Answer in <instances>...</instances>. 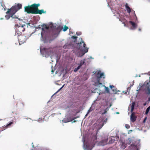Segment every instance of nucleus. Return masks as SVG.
I'll list each match as a JSON object with an SVG mask.
<instances>
[{
	"instance_id": "1",
	"label": "nucleus",
	"mask_w": 150,
	"mask_h": 150,
	"mask_svg": "<svg viewBox=\"0 0 150 150\" xmlns=\"http://www.w3.org/2000/svg\"><path fill=\"white\" fill-rule=\"evenodd\" d=\"M59 32L58 27L54 26L52 23L49 27L41 29L40 40L44 43L49 42L50 43V41H52L57 37Z\"/></svg>"
},
{
	"instance_id": "2",
	"label": "nucleus",
	"mask_w": 150,
	"mask_h": 150,
	"mask_svg": "<svg viewBox=\"0 0 150 150\" xmlns=\"http://www.w3.org/2000/svg\"><path fill=\"white\" fill-rule=\"evenodd\" d=\"M117 141L119 140L123 143H126L127 144L129 145V150H139L140 147V140L132 137L127 138V136L125 133H121L116 136Z\"/></svg>"
},
{
	"instance_id": "3",
	"label": "nucleus",
	"mask_w": 150,
	"mask_h": 150,
	"mask_svg": "<svg viewBox=\"0 0 150 150\" xmlns=\"http://www.w3.org/2000/svg\"><path fill=\"white\" fill-rule=\"evenodd\" d=\"M21 4H18L17 5L12 6L11 8L8 9V11L6 12L7 15L5 16V17L7 20L9 19L10 17L12 19H16L19 21H23L22 19L19 18L17 17L14 14L22 7Z\"/></svg>"
},
{
	"instance_id": "4",
	"label": "nucleus",
	"mask_w": 150,
	"mask_h": 150,
	"mask_svg": "<svg viewBox=\"0 0 150 150\" xmlns=\"http://www.w3.org/2000/svg\"><path fill=\"white\" fill-rule=\"evenodd\" d=\"M40 51L41 54L42 56L46 58L50 57L51 58L53 55V49L51 48H46L42 46H40Z\"/></svg>"
},
{
	"instance_id": "5",
	"label": "nucleus",
	"mask_w": 150,
	"mask_h": 150,
	"mask_svg": "<svg viewBox=\"0 0 150 150\" xmlns=\"http://www.w3.org/2000/svg\"><path fill=\"white\" fill-rule=\"evenodd\" d=\"M82 142H83V148L84 150H91L94 146L93 144L90 143L88 141L86 142L85 137H83Z\"/></svg>"
},
{
	"instance_id": "6",
	"label": "nucleus",
	"mask_w": 150,
	"mask_h": 150,
	"mask_svg": "<svg viewBox=\"0 0 150 150\" xmlns=\"http://www.w3.org/2000/svg\"><path fill=\"white\" fill-rule=\"evenodd\" d=\"M86 44L83 40L82 38H80L79 39L78 42L76 44V47L79 50H82L87 47H86Z\"/></svg>"
},
{
	"instance_id": "7",
	"label": "nucleus",
	"mask_w": 150,
	"mask_h": 150,
	"mask_svg": "<svg viewBox=\"0 0 150 150\" xmlns=\"http://www.w3.org/2000/svg\"><path fill=\"white\" fill-rule=\"evenodd\" d=\"M149 81H145L144 83V86H145V89L146 93L150 95V96L148 98L147 101H150V78Z\"/></svg>"
},
{
	"instance_id": "8",
	"label": "nucleus",
	"mask_w": 150,
	"mask_h": 150,
	"mask_svg": "<svg viewBox=\"0 0 150 150\" xmlns=\"http://www.w3.org/2000/svg\"><path fill=\"white\" fill-rule=\"evenodd\" d=\"M96 77L97 78L96 79L97 81L98 85L102 84L100 82V80L101 78L104 79L105 78V75L104 73L101 72L100 71L98 72L96 74Z\"/></svg>"
},
{
	"instance_id": "9",
	"label": "nucleus",
	"mask_w": 150,
	"mask_h": 150,
	"mask_svg": "<svg viewBox=\"0 0 150 150\" xmlns=\"http://www.w3.org/2000/svg\"><path fill=\"white\" fill-rule=\"evenodd\" d=\"M88 48L86 47L83 50H79V51L76 53V55L78 57H82L88 52Z\"/></svg>"
},
{
	"instance_id": "10",
	"label": "nucleus",
	"mask_w": 150,
	"mask_h": 150,
	"mask_svg": "<svg viewBox=\"0 0 150 150\" xmlns=\"http://www.w3.org/2000/svg\"><path fill=\"white\" fill-rule=\"evenodd\" d=\"M33 33H30V32L27 33L25 34V36H23L22 37V38L24 39V40L19 42V45H20L22 44L24 42H25L27 40H28L29 38L30 37Z\"/></svg>"
},
{
	"instance_id": "11",
	"label": "nucleus",
	"mask_w": 150,
	"mask_h": 150,
	"mask_svg": "<svg viewBox=\"0 0 150 150\" xmlns=\"http://www.w3.org/2000/svg\"><path fill=\"white\" fill-rule=\"evenodd\" d=\"M21 26L19 25L18 24L15 25V29L17 31L20 32H23L25 30V28H23L24 26H25V25H21Z\"/></svg>"
},
{
	"instance_id": "12",
	"label": "nucleus",
	"mask_w": 150,
	"mask_h": 150,
	"mask_svg": "<svg viewBox=\"0 0 150 150\" xmlns=\"http://www.w3.org/2000/svg\"><path fill=\"white\" fill-rule=\"evenodd\" d=\"M31 7V6L30 5L25 6L24 7L25 11L27 12L28 13L34 14V9L32 10Z\"/></svg>"
},
{
	"instance_id": "13",
	"label": "nucleus",
	"mask_w": 150,
	"mask_h": 150,
	"mask_svg": "<svg viewBox=\"0 0 150 150\" xmlns=\"http://www.w3.org/2000/svg\"><path fill=\"white\" fill-rule=\"evenodd\" d=\"M46 13V11H44L43 9L39 10L38 8L34 9V14H41L42 13Z\"/></svg>"
},
{
	"instance_id": "14",
	"label": "nucleus",
	"mask_w": 150,
	"mask_h": 150,
	"mask_svg": "<svg viewBox=\"0 0 150 150\" xmlns=\"http://www.w3.org/2000/svg\"><path fill=\"white\" fill-rule=\"evenodd\" d=\"M129 23L132 25V28H131L130 29L132 30H134L137 28V25L134 22L130 21L129 22Z\"/></svg>"
},
{
	"instance_id": "15",
	"label": "nucleus",
	"mask_w": 150,
	"mask_h": 150,
	"mask_svg": "<svg viewBox=\"0 0 150 150\" xmlns=\"http://www.w3.org/2000/svg\"><path fill=\"white\" fill-rule=\"evenodd\" d=\"M107 120V118H106L105 119H102V123L100 124L99 125L100 126V127H99V129L101 128L104 125V124L106 123Z\"/></svg>"
},
{
	"instance_id": "16",
	"label": "nucleus",
	"mask_w": 150,
	"mask_h": 150,
	"mask_svg": "<svg viewBox=\"0 0 150 150\" xmlns=\"http://www.w3.org/2000/svg\"><path fill=\"white\" fill-rule=\"evenodd\" d=\"M116 137H112L111 138H109V144H112L113 143L114 141L116 140H117V139L115 138Z\"/></svg>"
},
{
	"instance_id": "17",
	"label": "nucleus",
	"mask_w": 150,
	"mask_h": 150,
	"mask_svg": "<svg viewBox=\"0 0 150 150\" xmlns=\"http://www.w3.org/2000/svg\"><path fill=\"white\" fill-rule=\"evenodd\" d=\"M111 90L112 91V93L114 94H119V93H118L120 92V91L117 90L115 86H114V87H113Z\"/></svg>"
},
{
	"instance_id": "18",
	"label": "nucleus",
	"mask_w": 150,
	"mask_h": 150,
	"mask_svg": "<svg viewBox=\"0 0 150 150\" xmlns=\"http://www.w3.org/2000/svg\"><path fill=\"white\" fill-rule=\"evenodd\" d=\"M87 60V59L86 58H84L83 60H81L80 61V63L79 64H78V65L80 67H81V66L85 63V61Z\"/></svg>"
},
{
	"instance_id": "19",
	"label": "nucleus",
	"mask_w": 150,
	"mask_h": 150,
	"mask_svg": "<svg viewBox=\"0 0 150 150\" xmlns=\"http://www.w3.org/2000/svg\"><path fill=\"white\" fill-rule=\"evenodd\" d=\"M71 121V119H68L67 116H65V117L62 120V122L64 123H67Z\"/></svg>"
},
{
	"instance_id": "20",
	"label": "nucleus",
	"mask_w": 150,
	"mask_h": 150,
	"mask_svg": "<svg viewBox=\"0 0 150 150\" xmlns=\"http://www.w3.org/2000/svg\"><path fill=\"white\" fill-rule=\"evenodd\" d=\"M137 117L134 115L132 114L130 116V120L132 122H134L136 120Z\"/></svg>"
},
{
	"instance_id": "21",
	"label": "nucleus",
	"mask_w": 150,
	"mask_h": 150,
	"mask_svg": "<svg viewBox=\"0 0 150 150\" xmlns=\"http://www.w3.org/2000/svg\"><path fill=\"white\" fill-rule=\"evenodd\" d=\"M125 6L127 12L128 13H130L131 12V10L130 8L128 6L127 3L126 4Z\"/></svg>"
},
{
	"instance_id": "22",
	"label": "nucleus",
	"mask_w": 150,
	"mask_h": 150,
	"mask_svg": "<svg viewBox=\"0 0 150 150\" xmlns=\"http://www.w3.org/2000/svg\"><path fill=\"white\" fill-rule=\"evenodd\" d=\"M40 5V4H32L31 5V6L32 7H33L35 8H36V9L38 8V7Z\"/></svg>"
},
{
	"instance_id": "23",
	"label": "nucleus",
	"mask_w": 150,
	"mask_h": 150,
	"mask_svg": "<svg viewBox=\"0 0 150 150\" xmlns=\"http://www.w3.org/2000/svg\"><path fill=\"white\" fill-rule=\"evenodd\" d=\"M70 46V44L68 43H66L63 46V47L64 49H69Z\"/></svg>"
},
{
	"instance_id": "24",
	"label": "nucleus",
	"mask_w": 150,
	"mask_h": 150,
	"mask_svg": "<svg viewBox=\"0 0 150 150\" xmlns=\"http://www.w3.org/2000/svg\"><path fill=\"white\" fill-rule=\"evenodd\" d=\"M135 105V103L134 102H133L132 103V105L131 106V112H132L134 109V107Z\"/></svg>"
},
{
	"instance_id": "25",
	"label": "nucleus",
	"mask_w": 150,
	"mask_h": 150,
	"mask_svg": "<svg viewBox=\"0 0 150 150\" xmlns=\"http://www.w3.org/2000/svg\"><path fill=\"white\" fill-rule=\"evenodd\" d=\"M16 32L15 33V35H17L18 36H20V35H21L22 34V32H20V31H17L16 30Z\"/></svg>"
},
{
	"instance_id": "26",
	"label": "nucleus",
	"mask_w": 150,
	"mask_h": 150,
	"mask_svg": "<svg viewBox=\"0 0 150 150\" xmlns=\"http://www.w3.org/2000/svg\"><path fill=\"white\" fill-rule=\"evenodd\" d=\"M94 109V106H91V107L89 108V109L87 111V112L88 113H89L90 112H91L93 111V110Z\"/></svg>"
},
{
	"instance_id": "27",
	"label": "nucleus",
	"mask_w": 150,
	"mask_h": 150,
	"mask_svg": "<svg viewBox=\"0 0 150 150\" xmlns=\"http://www.w3.org/2000/svg\"><path fill=\"white\" fill-rule=\"evenodd\" d=\"M150 110V105L146 109V110L145 112V115H147L148 113Z\"/></svg>"
},
{
	"instance_id": "28",
	"label": "nucleus",
	"mask_w": 150,
	"mask_h": 150,
	"mask_svg": "<svg viewBox=\"0 0 150 150\" xmlns=\"http://www.w3.org/2000/svg\"><path fill=\"white\" fill-rule=\"evenodd\" d=\"M13 123V122H10L9 123L7 124L6 126H5L4 127L6 128H7L8 127H9L10 126H11V125H12Z\"/></svg>"
},
{
	"instance_id": "29",
	"label": "nucleus",
	"mask_w": 150,
	"mask_h": 150,
	"mask_svg": "<svg viewBox=\"0 0 150 150\" xmlns=\"http://www.w3.org/2000/svg\"><path fill=\"white\" fill-rule=\"evenodd\" d=\"M66 116H67L68 119H69V118L71 119V121L75 119V118L74 117H72L70 116V115H66Z\"/></svg>"
},
{
	"instance_id": "30",
	"label": "nucleus",
	"mask_w": 150,
	"mask_h": 150,
	"mask_svg": "<svg viewBox=\"0 0 150 150\" xmlns=\"http://www.w3.org/2000/svg\"><path fill=\"white\" fill-rule=\"evenodd\" d=\"M81 68V67L78 65L76 68L74 69V71L75 72H76Z\"/></svg>"
},
{
	"instance_id": "31",
	"label": "nucleus",
	"mask_w": 150,
	"mask_h": 150,
	"mask_svg": "<svg viewBox=\"0 0 150 150\" xmlns=\"http://www.w3.org/2000/svg\"><path fill=\"white\" fill-rule=\"evenodd\" d=\"M105 90L107 92V93H110V91L109 88L105 86Z\"/></svg>"
},
{
	"instance_id": "32",
	"label": "nucleus",
	"mask_w": 150,
	"mask_h": 150,
	"mask_svg": "<svg viewBox=\"0 0 150 150\" xmlns=\"http://www.w3.org/2000/svg\"><path fill=\"white\" fill-rule=\"evenodd\" d=\"M68 28V27L67 26H64L63 28V30L64 31H66L67 29Z\"/></svg>"
},
{
	"instance_id": "33",
	"label": "nucleus",
	"mask_w": 150,
	"mask_h": 150,
	"mask_svg": "<svg viewBox=\"0 0 150 150\" xmlns=\"http://www.w3.org/2000/svg\"><path fill=\"white\" fill-rule=\"evenodd\" d=\"M77 37L76 36H72L71 37V38L74 39L75 40L74 41V42H75L76 40V38H77Z\"/></svg>"
},
{
	"instance_id": "34",
	"label": "nucleus",
	"mask_w": 150,
	"mask_h": 150,
	"mask_svg": "<svg viewBox=\"0 0 150 150\" xmlns=\"http://www.w3.org/2000/svg\"><path fill=\"white\" fill-rule=\"evenodd\" d=\"M145 87V86H144V84L143 85H142L141 83H140L139 84V88H140H140L142 87Z\"/></svg>"
},
{
	"instance_id": "35",
	"label": "nucleus",
	"mask_w": 150,
	"mask_h": 150,
	"mask_svg": "<svg viewBox=\"0 0 150 150\" xmlns=\"http://www.w3.org/2000/svg\"><path fill=\"white\" fill-rule=\"evenodd\" d=\"M125 127L127 129H128L130 128V126L128 124H126L125 125Z\"/></svg>"
},
{
	"instance_id": "36",
	"label": "nucleus",
	"mask_w": 150,
	"mask_h": 150,
	"mask_svg": "<svg viewBox=\"0 0 150 150\" xmlns=\"http://www.w3.org/2000/svg\"><path fill=\"white\" fill-rule=\"evenodd\" d=\"M62 89V88L61 87L52 96V97L55 94L57 93L58 92H59L61 89Z\"/></svg>"
},
{
	"instance_id": "37",
	"label": "nucleus",
	"mask_w": 150,
	"mask_h": 150,
	"mask_svg": "<svg viewBox=\"0 0 150 150\" xmlns=\"http://www.w3.org/2000/svg\"><path fill=\"white\" fill-rule=\"evenodd\" d=\"M76 34L77 35H81V32H76Z\"/></svg>"
},
{
	"instance_id": "38",
	"label": "nucleus",
	"mask_w": 150,
	"mask_h": 150,
	"mask_svg": "<svg viewBox=\"0 0 150 150\" xmlns=\"http://www.w3.org/2000/svg\"><path fill=\"white\" fill-rule=\"evenodd\" d=\"M147 118V117H145L144 118V120H143V122L144 123H145V122L146 121V120Z\"/></svg>"
},
{
	"instance_id": "39",
	"label": "nucleus",
	"mask_w": 150,
	"mask_h": 150,
	"mask_svg": "<svg viewBox=\"0 0 150 150\" xmlns=\"http://www.w3.org/2000/svg\"><path fill=\"white\" fill-rule=\"evenodd\" d=\"M86 59H87H87H94V58L93 57H92L91 56H88V58H86Z\"/></svg>"
},
{
	"instance_id": "40",
	"label": "nucleus",
	"mask_w": 150,
	"mask_h": 150,
	"mask_svg": "<svg viewBox=\"0 0 150 150\" xmlns=\"http://www.w3.org/2000/svg\"><path fill=\"white\" fill-rule=\"evenodd\" d=\"M32 21H31L29 23H28L27 24V27H28L29 26H31L30 25V24H31V22H32Z\"/></svg>"
},
{
	"instance_id": "41",
	"label": "nucleus",
	"mask_w": 150,
	"mask_h": 150,
	"mask_svg": "<svg viewBox=\"0 0 150 150\" xmlns=\"http://www.w3.org/2000/svg\"><path fill=\"white\" fill-rule=\"evenodd\" d=\"M16 19H12V20H12L13 22H14L15 23H16L17 22V21L18 20H16Z\"/></svg>"
},
{
	"instance_id": "42",
	"label": "nucleus",
	"mask_w": 150,
	"mask_h": 150,
	"mask_svg": "<svg viewBox=\"0 0 150 150\" xmlns=\"http://www.w3.org/2000/svg\"><path fill=\"white\" fill-rule=\"evenodd\" d=\"M42 120V118H39L38 120V122H40L41 120Z\"/></svg>"
},
{
	"instance_id": "43",
	"label": "nucleus",
	"mask_w": 150,
	"mask_h": 150,
	"mask_svg": "<svg viewBox=\"0 0 150 150\" xmlns=\"http://www.w3.org/2000/svg\"><path fill=\"white\" fill-rule=\"evenodd\" d=\"M107 112L104 110V112L102 113V115H103L104 114H105Z\"/></svg>"
},
{
	"instance_id": "44",
	"label": "nucleus",
	"mask_w": 150,
	"mask_h": 150,
	"mask_svg": "<svg viewBox=\"0 0 150 150\" xmlns=\"http://www.w3.org/2000/svg\"><path fill=\"white\" fill-rule=\"evenodd\" d=\"M114 86L113 85H110V88L111 89H112L113 87H114Z\"/></svg>"
},
{
	"instance_id": "45",
	"label": "nucleus",
	"mask_w": 150,
	"mask_h": 150,
	"mask_svg": "<svg viewBox=\"0 0 150 150\" xmlns=\"http://www.w3.org/2000/svg\"><path fill=\"white\" fill-rule=\"evenodd\" d=\"M109 109V108L108 107H107L105 110L107 112L108 110Z\"/></svg>"
},
{
	"instance_id": "46",
	"label": "nucleus",
	"mask_w": 150,
	"mask_h": 150,
	"mask_svg": "<svg viewBox=\"0 0 150 150\" xmlns=\"http://www.w3.org/2000/svg\"><path fill=\"white\" fill-rule=\"evenodd\" d=\"M89 113H88V112H87V113L85 115V118L86 117L88 116V115Z\"/></svg>"
},
{
	"instance_id": "47",
	"label": "nucleus",
	"mask_w": 150,
	"mask_h": 150,
	"mask_svg": "<svg viewBox=\"0 0 150 150\" xmlns=\"http://www.w3.org/2000/svg\"><path fill=\"white\" fill-rule=\"evenodd\" d=\"M122 23L124 24V26L125 27H127V26L126 25V24L124 22H123Z\"/></svg>"
},
{
	"instance_id": "48",
	"label": "nucleus",
	"mask_w": 150,
	"mask_h": 150,
	"mask_svg": "<svg viewBox=\"0 0 150 150\" xmlns=\"http://www.w3.org/2000/svg\"><path fill=\"white\" fill-rule=\"evenodd\" d=\"M146 104H147L145 102V103H144L143 105L144 106H145L146 105Z\"/></svg>"
},
{
	"instance_id": "49",
	"label": "nucleus",
	"mask_w": 150,
	"mask_h": 150,
	"mask_svg": "<svg viewBox=\"0 0 150 150\" xmlns=\"http://www.w3.org/2000/svg\"><path fill=\"white\" fill-rule=\"evenodd\" d=\"M94 138H95V140H94V142H96V140H96V137H94Z\"/></svg>"
},
{
	"instance_id": "50",
	"label": "nucleus",
	"mask_w": 150,
	"mask_h": 150,
	"mask_svg": "<svg viewBox=\"0 0 150 150\" xmlns=\"http://www.w3.org/2000/svg\"><path fill=\"white\" fill-rule=\"evenodd\" d=\"M51 73L52 74H53L54 72V70H52L51 71Z\"/></svg>"
},
{
	"instance_id": "51",
	"label": "nucleus",
	"mask_w": 150,
	"mask_h": 150,
	"mask_svg": "<svg viewBox=\"0 0 150 150\" xmlns=\"http://www.w3.org/2000/svg\"><path fill=\"white\" fill-rule=\"evenodd\" d=\"M32 146L33 148L34 147V145H33V143H32Z\"/></svg>"
},
{
	"instance_id": "52",
	"label": "nucleus",
	"mask_w": 150,
	"mask_h": 150,
	"mask_svg": "<svg viewBox=\"0 0 150 150\" xmlns=\"http://www.w3.org/2000/svg\"><path fill=\"white\" fill-rule=\"evenodd\" d=\"M116 113L117 114H119V112H116Z\"/></svg>"
},
{
	"instance_id": "53",
	"label": "nucleus",
	"mask_w": 150,
	"mask_h": 150,
	"mask_svg": "<svg viewBox=\"0 0 150 150\" xmlns=\"http://www.w3.org/2000/svg\"><path fill=\"white\" fill-rule=\"evenodd\" d=\"M140 88H139L138 89H137V91H139L140 90Z\"/></svg>"
},
{
	"instance_id": "54",
	"label": "nucleus",
	"mask_w": 150,
	"mask_h": 150,
	"mask_svg": "<svg viewBox=\"0 0 150 150\" xmlns=\"http://www.w3.org/2000/svg\"><path fill=\"white\" fill-rule=\"evenodd\" d=\"M107 1L108 3V4L109 1H110V0H107Z\"/></svg>"
},
{
	"instance_id": "55",
	"label": "nucleus",
	"mask_w": 150,
	"mask_h": 150,
	"mask_svg": "<svg viewBox=\"0 0 150 150\" xmlns=\"http://www.w3.org/2000/svg\"><path fill=\"white\" fill-rule=\"evenodd\" d=\"M56 114H53L52 115H53V116L54 115H55Z\"/></svg>"
},
{
	"instance_id": "56",
	"label": "nucleus",
	"mask_w": 150,
	"mask_h": 150,
	"mask_svg": "<svg viewBox=\"0 0 150 150\" xmlns=\"http://www.w3.org/2000/svg\"><path fill=\"white\" fill-rule=\"evenodd\" d=\"M64 85H65V84H64V85H63L61 87V88H62L64 87Z\"/></svg>"
},
{
	"instance_id": "57",
	"label": "nucleus",
	"mask_w": 150,
	"mask_h": 150,
	"mask_svg": "<svg viewBox=\"0 0 150 150\" xmlns=\"http://www.w3.org/2000/svg\"><path fill=\"white\" fill-rule=\"evenodd\" d=\"M139 31H141V29L140 28H139Z\"/></svg>"
},
{
	"instance_id": "58",
	"label": "nucleus",
	"mask_w": 150,
	"mask_h": 150,
	"mask_svg": "<svg viewBox=\"0 0 150 150\" xmlns=\"http://www.w3.org/2000/svg\"><path fill=\"white\" fill-rule=\"evenodd\" d=\"M148 74L149 76H150V71L148 72Z\"/></svg>"
},
{
	"instance_id": "59",
	"label": "nucleus",
	"mask_w": 150,
	"mask_h": 150,
	"mask_svg": "<svg viewBox=\"0 0 150 150\" xmlns=\"http://www.w3.org/2000/svg\"><path fill=\"white\" fill-rule=\"evenodd\" d=\"M3 19V18H0V20H2V19Z\"/></svg>"
},
{
	"instance_id": "60",
	"label": "nucleus",
	"mask_w": 150,
	"mask_h": 150,
	"mask_svg": "<svg viewBox=\"0 0 150 150\" xmlns=\"http://www.w3.org/2000/svg\"><path fill=\"white\" fill-rule=\"evenodd\" d=\"M0 3L1 4V6H2V3L1 2Z\"/></svg>"
},
{
	"instance_id": "61",
	"label": "nucleus",
	"mask_w": 150,
	"mask_h": 150,
	"mask_svg": "<svg viewBox=\"0 0 150 150\" xmlns=\"http://www.w3.org/2000/svg\"><path fill=\"white\" fill-rule=\"evenodd\" d=\"M134 15H135V16L136 18L137 19V17H136V16L135 14V13H134Z\"/></svg>"
},
{
	"instance_id": "62",
	"label": "nucleus",
	"mask_w": 150,
	"mask_h": 150,
	"mask_svg": "<svg viewBox=\"0 0 150 150\" xmlns=\"http://www.w3.org/2000/svg\"><path fill=\"white\" fill-rule=\"evenodd\" d=\"M40 25H39V28H40Z\"/></svg>"
},
{
	"instance_id": "63",
	"label": "nucleus",
	"mask_w": 150,
	"mask_h": 150,
	"mask_svg": "<svg viewBox=\"0 0 150 150\" xmlns=\"http://www.w3.org/2000/svg\"><path fill=\"white\" fill-rule=\"evenodd\" d=\"M108 6H109V4H108Z\"/></svg>"
},
{
	"instance_id": "64",
	"label": "nucleus",
	"mask_w": 150,
	"mask_h": 150,
	"mask_svg": "<svg viewBox=\"0 0 150 150\" xmlns=\"http://www.w3.org/2000/svg\"><path fill=\"white\" fill-rule=\"evenodd\" d=\"M147 74V73H145L144 74Z\"/></svg>"
}]
</instances>
